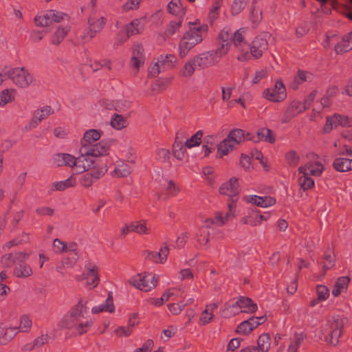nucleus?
Instances as JSON below:
<instances>
[{"mask_svg":"<svg viewBox=\"0 0 352 352\" xmlns=\"http://www.w3.org/2000/svg\"><path fill=\"white\" fill-rule=\"evenodd\" d=\"M183 19L182 18H177L175 20L170 21L164 31V36L170 37L175 34L177 32L179 31Z\"/></svg>","mask_w":352,"mask_h":352,"instance_id":"nucleus-45","label":"nucleus"},{"mask_svg":"<svg viewBox=\"0 0 352 352\" xmlns=\"http://www.w3.org/2000/svg\"><path fill=\"white\" fill-rule=\"evenodd\" d=\"M334 50L336 54H343L352 50V32L345 34L341 41L336 43Z\"/></svg>","mask_w":352,"mask_h":352,"instance_id":"nucleus-27","label":"nucleus"},{"mask_svg":"<svg viewBox=\"0 0 352 352\" xmlns=\"http://www.w3.org/2000/svg\"><path fill=\"white\" fill-rule=\"evenodd\" d=\"M110 124L113 129L121 130L127 126L128 122L123 116L114 113L111 119Z\"/></svg>","mask_w":352,"mask_h":352,"instance_id":"nucleus-46","label":"nucleus"},{"mask_svg":"<svg viewBox=\"0 0 352 352\" xmlns=\"http://www.w3.org/2000/svg\"><path fill=\"white\" fill-rule=\"evenodd\" d=\"M350 282L349 276L339 277L334 285L332 289V294L333 296H338L342 292H346Z\"/></svg>","mask_w":352,"mask_h":352,"instance_id":"nucleus-32","label":"nucleus"},{"mask_svg":"<svg viewBox=\"0 0 352 352\" xmlns=\"http://www.w3.org/2000/svg\"><path fill=\"white\" fill-rule=\"evenodd\" d=\"M203 131L201 130L197 131L190 138L187 139L184 144L188 148H191L195 146H199L201 142V138L203 137Z\"/></svg>","mask_w":352,"mask_h":352,"instance_id":"nucleus-49","label":"nucleus"},{"mask_svg":"<svg viewBox=\"0 0 352 352\" xmlns=\"http://www.w3.org/2000/svg\"><path fill=\"white\" fill-rule=\"evenodd\" d=\"M86 308L82 300L74 306L61 320L62 327L73 330L82 335L87 332L94 324L92 318L85 317Z\"/></svg>","mask_w":352,"mask_h":352,"instance_id":"nucleus-1","label":"nucleus"},{"mask_svg":"<svg viewBox=\"0 0 352 352\" xmlns=\"http://www.w3.org/2000/svg\"><path fill=\"white\" fill-rule=\"evenodd\" d=\"M32 267L27 263H18L13 270L14 276L20 278H26L32 276Z\"/></svg>","mask_w":352,"mask_h":352,"instance_id":"nucleus-33","label":"nucleus"},{"mask_svg":"<svg viewBox=\"0 0 352 352\" xmlns=\"http://www.w3.org/2000/svg\"><path fill=\"white\" fill-rule=\"evenodd\" d=\"M87 151L80 152V155L76 157L75 167L80 172H85L98 168L95 166L96 159Z\"/></svg>","mask_w":352,"mask_h":352,"instance_id":"nucleus-14","label":"nucleus"},{"mask_svg":"<svg viewBox=\"0 0 352 352\" xmlns=\"http://www.w3.org/2000/svg\"><path fill=\"white\" fill-rule=\"evenodd\" d=\"M263 97L273 102H280L287 98L285 87L281 80H277L273 88L265 89L263 92Z\"/></svg>","mask_w":352,"mask_h":352,"instance_id":"nucleus-11","label":"nucleus"},{"mask_svg":"<svg viewBox=\"0 0 352 352\" xmlns=\"http://www.w3.org/2000/svg\"><path fill=\"white\" fill-rule=\"evenodd\" d=\"M35 23L37 26L48 27L52 25L51 14L48 10L45 14L35 17Z\"/></svg>","mask_w":352,"mask_h":352,"instance_id":"nucleus-52","label":"nucleus"},{"mask_svg":"<svg viewBox=\"0 0 352 352\" xmlns=\"http://www.w3.org/2000/svg\"><path fill=\"white\" fill-rule=\"evenodd\" d=\"M48 341V336L47 334H42L41 336L36 338L32 344L25 346L26 349L32 350L34 348H40Z\"/></svg>","mask_w":352,"mask_h":352,"instance_id":"nucleus-55","label":"nucleus"},{"mask_svg":"<svg viewBox=\"0 0 352 352\" xmlns=\"http://www.w3.org/2000/svg\"><path fill=\"white\" fill-rule=\"evenodd\" d=\"M346 319L342 316H336L328 321L329 332L326 337V341L332 346H336L339 342V338L342 335V329L344 327Z\"/></svg>","mask_w":352,"mask_h":352,"instance_id":"nucleus-8","label":"nucleus"},{"mask_svg":"<svg viewBox=\"0 0 352 352\" xmlns=\"http://www.w3.org/2000/svg\"><path fill=\"white\" fill-rule=\"evenodd\" d=\"M298 171L301 175L298 177V182L301 189L307 190L314 186V180L309 176V173L306 172V168L300 166Z\"/></svg>","mask_w":352,"mask_h":352,"instance_id":"nucleus-26","label":"nucleus"},{"mask_svg":"<svg viewBox=\"0 0 352 352\" xmlns=\"http://www.w3.org/2000/svg\"><path fill=\"white\" fill-rule=\"evenodd\" d=\"M102 311L113 313L115 311V307L113 305V296L111 293L109 294L104 304H101L95 306L91 309V312L94 314H97Z\"/></svg>","mask_w":352,"mask_h":352,"instance_id":"nucleus-30","label":"nucleus"},{"mask_svg":"<svg viewBox=\"0 0 352 352\" xmlns=\"http://www.w3.org/2000/svg\"><path fill=\"white\" fill-rule=\"evenodd\" d=\"M68 32L69 29L67 27H59L53 34L51 39V43L53 45L60 44L63 41Z\"/></svg>","mask_w":352,"mask_h":352,"instance_id":"nucleus-50","label":"nucleus"},{"mask_svg":"<svg viewBox=\"0 0 352 352\" xmlns=\"http://www.w3.org/2000/svg\"><path fill=\"white\" fill-rule=\"evenodd\" d=\"M163 69H167L173 67L176 62V57L172 54L161 55L158 59Z\"/></svg>","mask_w":352,"mask_h":352,"instance_id":"nucleus-51","label":"nucleus"},{"mask_svg":"<svg viewBox=\"0 0 352 352\" xmlns=\"http://www.w3.org/2000/svg\"><path fill=\"white\" fill-rule=\"evenodd\" d=\"M197 65V69L203 70L217 65L220 60L214 51L208 50L193 56Z\"/></svg>","mask_w":352,"mask_h":352,"instance_id":"nucleus-12","label":"nucleus"},{"mask_svg":"<svg viewBox=\"0 0 352 352\" xmlns=\"http://www.w3.org/2000/svg\"><path fill=\"white\" fill-rule=\"evenodd\" d=\"M254 142L265 141L270 143L275 142V138L270 129L263 128L258 130L256 137L253 138Z\"/></svg>","mask_w":352,"mask_h":352,"instance_id":"nucleus-37","label":"nucleus"},{"mask_svg":"<svg viewBox=\"0 0 352 352\" xmlns=\"http://www.w3.org/2000/svg\"><path fill=\"white\" fill-rule=\"evenodd\" d=\"M245 139L250 140V138L245 137L243 130L236 129L231 131L226 138L218 145L217 152L220 157L228 155L236 144L243 142Z\"/></svg>","mask_w":352,"mask_h":352,"instance_id":"nucleus-4","label":"nucleus"},{"mask_svg":"<svg viewBox=\"0 0 352 352\" xmlns=\"http://www.w3.org/2000/svg\"><path fill=\"white\" fill-rule=\"evenodd\" d=\"M270 337L267 333L261 334L257 340L258 352H267L270 347Z\"/></svg>","mask_w":352,"mask_h":352,"instance_id":"nucleus-47","label":"nucleus"},{"mask_svg":"<svg viewBox=\"0 0 352 352\" xmlns=\"http://www.w3.org/2000/svg\"><path fill=\"white\" fill-rule=\"evenodd\" d=\"M268 43L267 40L261 36H256L252 42L251 47H249L250 58L255 59L262 56L263 52L267 49Z\"/></svg>","mask_w":352,"mask_h":352,"instance_id":"nucleus-19","label":"nucleus"},{"mask_svg":"<svg viewBox=\"0 0 352 352\" xmlns=\"http://www.w3.org/2000/svg\"><path fill=\"white\" fill-rule=\"evenodd\" d=\"M285 160L289 166H296L300 161V157L296 151L292 150L286 153Z\"/></svg>","mask_w":352,"mask_h":352,"instance_id":"nucleus-58","label":"nucleus"},{"mask_svg":"<svg viewBox=\"0 0 352 352\" xmlns=\"http://www.w3.org/2000/svg\"><path fill=\"white\" fill-rule=\"evenodd\" d=\"M302 166L305 167L306 172L309 171V175L310 174L313 176H320L324 170L323 165L318 161L308 162L305 166Z\"/></svg>","mask_w":352,"mask_h":352,"instance_id":"nucleus-44","label":"nucleus"},{"mask_svg":"<svg viewBox=\"0 0 352 352\" xmlns=\"http://www.w3.org/2000/svg\"><path fill=\"white\" fill-rule=\"evenodd\" d=\"M239 185L236 178L232 177L228 182L223 184L219 188V193L229 197L226 212L227 219H232L234 217L236 202L239 194Z\"/></svg>","mask_w":352,"mask_h":352,"instance_id":"nucleus-3","label":"nucleus"},{"mask_svg":"<svg viewBox=\"0 0 352 352\" xmlns=\"http://www.w3.org/2000/svg\"><path fill=\"white\" fill-rule=\"evenodd\" d=\"M18 333L16 328L5 327L1 336H0V345L4 346L8 344Z\"/></svg>","mask_w":352,"mask_h":352,"instance_id":"nucleus-41","label":"nucleus"},{"mask_svg":"<svg viewBox=\"0 0 352 352\" xmlns=\"http://www.w3.org/2000/svg\"><path fill=\"white\" fill-rule=\"evenodd\" d=\"M168 11L177 18L183 19L186 14V10L183 8L180 0H172L167 6Z\"/></svg>","mask_w":352,"mask_h":352,"instance_id":"nucleus-35","label":"nucleus"},{"mask_svg":"<svg viewBox=\"0 0 352 352\" xmlns=\"http://www.w3.org/2000/svg\"><path fill=\"white\" fill-rule=\"evenodd\" d=\"M87 152H89L95 159L107 156L110 153V144L104 140L100 141L93 144Z\"/></svg>","mask_w":352,"mask_h":352,"instance_id":"nucleus-24","label":"nucleus"},{"mask_svg":"<svg viewBox=\"0 0 352 352\" xmlns=\"http://www.w3.org/2000/svg\"><path fill=\"white\" fill-rule=\"evenodd\" d=\"M158 278L151 273H142L133 276L129 280V284L142 291L149 292L157 285Z\"/></svg>","mask_w":352,"mask_h":352,"instance_id":"nucleus-6","label":"nucleus"},{"mask_svg":"<svg viewBox=\"0 0 352 352\" xmlns=\"http://www.w3.org/2000/svg\"><path fill=\"white\" fill-rule=\"evenodd\" d=\"M306 336L302 333H295L289 338V344L287 347V352H298L299 347L304 342Z\"/></svg>","mask_w":352,"mask_h":352,"instance_id":"nucleus-31","label":"nucleus"},{"mask_svg":"<svg viewBox=\"0 0 352 352\" xmlns=\"http://www.w3.org/2000/svg\"><path fill=\"white\" fill-rule=\"evenodd\" d=\"M236 331L243 335H248L252 331V327H251L247 320L243 321L238 325Z\"/></svg>","mask_w":352,"mask_h":352,"instance_id":"nucleus-62","label":"nucleus"},{"mask_svg":"<svg viewBox=\"0 0 352 352\" xmlns=\"http://www.w3.org/2000/svg\"><path fill=\"white\" fill-rule=\"evenodd\" d=\"M186 133L182 130L176 133L175 142L173 145V153L175 158L179 160L184 159L186 152V146L184 144V140L186 138Z\"/></svg>","mask_w":352,"mask_h":352,"instance_id":"nucleus-18","label":"nucleus"},{"mask_svg":"<svg viewBox=\"0 0 352 352\" xmlns=\"http://www.w3.org/2000/svg\"><path fill=\"white\" fill-rule=\"evenodd\" d=\"M102 131L97 129H89L87 130L84 134L82 138L80 140V152H85L89 149L93 144L98 143L97 141L100 138L102 135Z\"/></svg>","mask_w":352,"mask_h":352,"instance_id":"nucleus-17","label":"nucleus"},{"mask_svg":"<svg viewBox=\"0 0 352 352\" xmlns=\"http://www.w3.org/2000/svg\"><path fill=\"white\" fill-rule=\"evenodd\" d=\"M245 32V28H240L232 35V42L239 53L236 58L239 61H246L250 59L249 45L244 37Z\"/></svg>","mask_w":352,"mask_h":352,"instance_id":"nucleus-7","label":"nucleus"},{"mask_svg":"<svg viewBox=\"0 0 352 352\" xmlns=\"http://www.w3.org/2000/svg\"><path fill=\"white\" fill-rule=\"evenodd\" d=\"M169 248L166 243H164L160 248V250L157 252V256L158 258V263H164L168 258L169 254Z\"/></svg>","mask_w":352,"mask_h":352,"instance_id":"nucleus-56","label":"nucleus"},{"mask_svg":"<svg viewBox=\"0 0 352 352\" xmlns=\"http://www.w3.org/2000/svg\"><path fill=\"white\" fill-rule=\"evenodd\" d=\"M335 263V256L331 250H329L324 256L323 268L329 270L331 268Z\"/></svg>","mask_w":352,"mask_h":352,"instance_id":"nucleus-60","label":"nucleus"},{"mask_svg":"<svg viewBox=\"0 0 352 352\" xmlns=\"http://www.w3.org/2000/svg\"><path fill=\"white\" fill-rule=\"evenodd\" d=\"M144 19H136L131 21L125 27L126 35L122 39V42L126 41L131 36L140 34L144 30Z\"/></svg>","mask_w":352,"mask_h":352,"instance_id":"nucleus-23","label":"nucleus"},{"mask_svg":"<svg viewBox=\"0 0 352 352\" xmlns=\"http://www.w3.org/2000/svg\"><path fill=\"white\" fill-rule=\"evenodd\" d=\"M83 275L87 280V285L91 288H94L98 285L100 282L98 267L94 263H89L85 265Z\"/></svg>","mask_w":352,"mask_h":352,"instance_id":"nucleus-20","label":"nucleus"},{"mask_svg":"<svg viewBox=\"0 0 352 352\" xmlns=\"http://www.w3.org/2000/svg\"><path fill=\"white\" fill-rule=\"evenodd\" d=\"M250 199V202L261 208H267L274 206L276 204L275 198L270 196L261 197L257 195H251Z\"/></svg>","mask_w":352,"mask_h":352,"instance_id":"nucleus-29","label":"nucleus"},{"mask_svg":"<svg viewBox=\"0 0 352 352\" xmlns=\"http://www.w3.org/2000/svg\"><path fill=\"white\" fill-rule=\"evenodd\" d=\"M230 48V43H223L221 41H218V46L215 50H212L214 51L216 55H217L218 58L221 60V58L225 56L229 52Z\"/></svg>","mask_w":352,"mask_h":352,"instance_id":"nucleus-54","label":"nucleus"},{"mask_svg":"<svg viewBox=\"0 0 352 352\" xmlns=\"http://www.w3.org/2000/svg\"><path fill=\"white\" fill-rule=\"evenodd\" d=\"M13 83L21 88H26L35 82L33 75L24 67H15L8 72Z\"/></svg>","mask_w":352,"mask_h":352,"instance_id":"nucleus-5","label":"nucleus"},{"mask_svg":"<svg viewBox=\"0 0 352 352\" xmlns=\"http://www.w3.org/2000/svg\"><path fill=\"white\" fill-rule=\"evenodd\" d=\"M248 1V0H234L231 8L232 14H239L244 9Z\"/></svg>","mask_w":352,"mask_h":352,"instance_id":"nucleus-59","label":"nucleus"},{"mask_svg":"<svg viewBox=\"0 0 352 352\" xmlns=\"http://www.w3.org/2000/svg\"><path fill=\"white\" fill-rule=\"evenodd\" d=\"M307 109L305 104H302L299 101H292L287 107L283 117L282 118L283 123L289 122L293 118L303 112Z\"/></svg>","mask_w":352,"mask_h":352,"instance_id":"nucleus-21","label":"nucleus"},{"mask_svg":"<svg viewBox=\"0 0 352 352\" xmlns=\"http://www.w3.org/2000/svg\"><path fill=\"white\" fill-rule=\"evenodd\" d=\"M131 230L133 232L140 235L149 234L151 230V227L147 225L146 221L144 219L133 221Z\"/></svg>","mask_w":352,"mask_h":352,"instance_id":"nucleus-38","label":"nucleus"},{"mask_svg":"<svg viewBox=\"0 0 352 352\" xmlns=\"http://www.w3.org/2000/svg\"><path fill=\"white\" fill-rule=\"evenodd\" d=\"M189 30L186 32L179 41L178 50L181 58H184L197 45L201 43L206 36L208 27L199 21L189 22Z\"/></svg>","mask_w":352,"mask_h":352,"instance_id":"nucleus-2","label":"nucleus"},{"mask_svg":"<svg viewBox=\"0 0 352 352\" xmlns=\"http://www.w3.org/2000/svg\"><path fill=\"white\" fill-rule=\"evenodd\" d=\"M76 185V177L74 174L64 181H59L53 183L54 190L64 191L65 190L74 187Z\"/></svg>","mask_w":352,"mask_h":352,"instance_id":"nucleus-36","label":"nucleus"},{"mask_svg":"<svg viewBox=\"0 0 352 352\" xmlns=\"http://www.w3.org/2000/svg\"><path fill=\"white\" fill-rule=\"evenodd\" d=\"M197 69V65L194 57L187 60L179 71V75L184 78H191Z\"/></svg>","mask_w":352,"mask_h":352,"instance_id":"nucleus-28","label":"nucleus"},{"mask_svg":"<svg viewBox=\"0 0 352 352\" xmlns=\"http://www.w3.org/2000/svg\"><path fill=\"white\" fill-rule=\"evenodd\" d=\"M310 76V74L302 70H298L294 78V89H296L299 85L306 82Z\"/></svg>","mask_w":352,"mask_h":352,"instance_id":"nucleus-57","label":"nucleus"},{"mask_svg":"<svg viewBox=\"0 0 352 352\" xmlns=\"http://www.w3.org/2000/svg\"><path fill=\"white\" fill-rule=\"evenodd\" d=\"M270 217L269 212L261 214L259 210L251 208L248 210V214L242 218L241 222L251 226H257L261 225L263 221H267Z\"/></svg>","mask_w":352,"mask_h":352,"instance_id":"nucleus-16","label":"nucleus"},{"mask_svg":"<svg viewBox=\"0 0 352 352\" xmlns=\"http://www.w3.org/2000/svg\"><path fill=\"white\" fill-rule=\"evenodd\" d=\"M318 298L322 301L326 300L329 296V290L327 287L319 285L316 287Z\"/></svg>","mask_w":352,"mask_h":352,"instance_id":"nucleus-61","label":"nucleus"},{"mask_svg":"<svg viewBox=\"0 0 352 352\" xmlns=\"http://www.w3.org/2000/svg\"><path fill=\"white\" fill-rule=\"evenodd\" d=\"M206 142H205L202 146L204 157H208L211 153L212 151V142L214 140V137L213 135H208L206 137Z\"/></svg>","mask_w":352,"mask_h":352,"instance_id":"nucleus-63","label":"nucleus"},{"mask_svg":"<svg viewBox=\"0 0 352 352\" xmlns=\"http://www.w3.org/2000/svg\"><path fill=\"white\" fill-rule=\"evenodd\" d=\"M145 54L143 46L140 43L134 44L131 59V67L137 72L144 64Z\"/></svg>","mask_w":352,"mask_h":352,"instance_id":"nucleus-22","label":"nucleus"},{"mask_svg":"<svg viewBox=\"0 0 352 352\" xmlns=\"http://www.w3.org/2000/svg\"><path fill=\"white\" fill-rule=\"evenodd\" d=\"M107 165H102L92 170L91 172L86 173L80 176L78 182L80 185L85 188L91 187L94 183L100 179L107 172Z\"/></svg>","mask_w":352,"mask_h":352,"instance_id":"nucleus-13","label":"nucleus"},{"mask_svg":"<svg viewBox=\"0 0 352 352\" xmlns=\"http://www.w3.org/2000/svg\"><path fill=\"white\" fill-rule=\"evenodd\" d=\"M54 113V110L50 106H44L42 108L37 109L34 111V116L40 122L48 118L50 115Z\"/></svg>","mask_w":352,"mask_h":352,"instance_id":"nucleus-53","label":"nucleus"},{"mask_svg":"<svg viewBox=\"0 0 352 352\" xmlns=\"http://www.w3.org/2000/svg\"><path fill=\"white\" fill-rule=\"evenodd\" d=\"M53 164L56 166H67L75 167L76 157L68 153H56L52 157Z\"/></svg>","mask_w":352,"mask_h":352,"instance_id":"nucleus-25","label":"nucleus"},{"mask_svg":"<svg viewBox=\"0 0 352 352\" xmlns=\"http://www.w3.org/2000/svg\"><path fill=\"white\" fill-rule=\"evenodd\" d=\"M230 219L226 218V214L225 217H223V214L221 212H217L215 213L213 218H208L206 219L204 221L205 225L202 227H208V229L209 230L210 227L212 224H215L218 226H221L226 223V221L230 220Z\"/></svg>","mask_w":352,"mask_h":352,"instance_id":"nucleus-40","label":"nucleus"},{"mask_svg":"<svg viewBox=\"0 0 352 352\" xmlns=\"http://www.w3.org/2000/svg\"><path fill=\"white\" fill-rule=\"evenodd\" d=\"M107 19L100 13L94 11L88 19V30L85 38H94L103 29Z\"/></svg>","mask_w":352,"mask_h":352,"instance_id":"nucleus-10","label":"nucleus"},{"mask_svg":"<svg viewBox=\"0 0 352 352\" xmlns=\"http://www.w3.org/2000/svg\"><path fill=\"white\" fill-rule=\"evenodd\" d=\"M131 168L129 166L124 163L118 164L113 170L111 172L113 177H126L131 174Z\"/></svg>","mask_w":352,"mask_h":352,"instance_id":"nucleus-39","label":"nucleus"},{"mask_svg":"<svg viewBox=\"0 0 352 352\" xmlns=\"http://www.w3.org/2000/svg\"><path fill=\"white\" fill-rule=\"evenodd\" d=\"M67 244L59 239H55L53 241V250L57 254L65 252Z\"/></svg>","mask_w":352,"mask_h":352,"instance_id":"nucleus-64","label":"nucleus"},{"mask_svg":"<svg viewBox=\"0 0 352 352\" xmlns=\"http://www.w3.org/2000/svg\"><path fill=\"white\" fill-rule=\"evenodd\" d=\"M326 119L327 122L323 127L324 133H329L338 126L346 127L349 126L351 124V120L349 117L338 113H335L332 116H327Z\"/></svg>","mask_w":352,"mask_h":352,"instance_id":"nucleus-15","label":"nucleus"},{"mask_svg":"<svg viewBox=\"0 0 352 352\" xmlns=\"http://www.w3.org/2000/svg\"><path fill=\"white\" fill-rule=\"evenodd\" d=\"M257 309V305L247 297H240L234 303L227 305L223 311H229L230 314L236 315L239 313H254Z\"/></svg>","mask_w":352,"mask_h":352,"instance_id":"nucleus-9","label":"nucleus"},{"mask_svg":"<svg viewBox=\"0 0 352 352\" xmlns=\"http://www.w3.org/2000/svg\"><path fill=\"white\" fill-rule=\"evenodd\" d=\"M32 327L31 318L28 315H23L19 318V325L16 327L18 332L28 333Z\"/></svg>","mask_w":352,"mask_h":352,"instance_id":"nucleus-42","label":"nucleus"},{"mask_svg":"<svg viewBox=\"0 0 352 352\" xmlns=\"http://www.w3.org/2000/svg\"><path fill=\"white\" fill-rule=\"evenodd\" d=\"M333 168L339 172H346L352 170V159L338 157L333 163Z\"/></svg>","mask_w":352,"mask_h":352,"instance_id":"nucleus-34","label":"nucleus"},{"mask_svg":"<svg viewBox=\"0 0 352 352\" xmlns=\"http://www.w3.org/2000/svg\"><path fill=\"white\" fill-rule=\"evenodd\" d=\"M16 90L14 89H5L0 92V107H4L14 100Z\"/></svg>","mask_w":352,"mask_h":352,"instance_id":"nucleus-43","label":"nucleus"},{"mask_svg":"<svg viewBox=\"0 0 352 352\" xmlns=\"http://www.w3.org/2000/svg\"><path fill=\"white\" fill-rule=\"evenodd\" d=\"M210 230L208 227H201L197 233V241L199 245L208 247L209 242Z\"/></svg>","mask_w":352,"mask_h":352,"instance_id":"nucleus-48","label":"nucleus"}]
</instances>
